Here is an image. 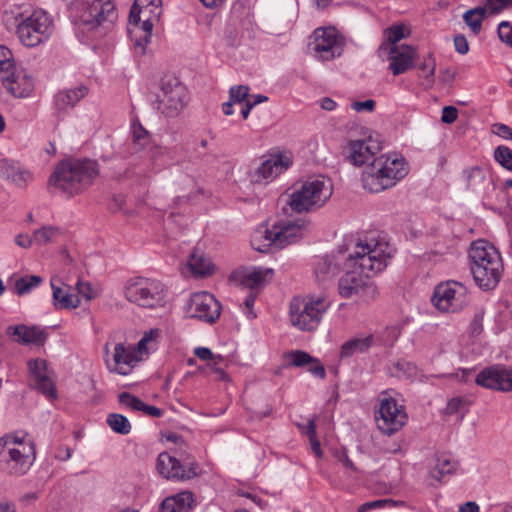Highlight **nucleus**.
Listing matches in <instances>:
<instances>
[{"instance_id": "39448f33", "label": "nucleus", "mask_w": 512, "mask_h": 512, "mask_svg": "<svg viewBox=\"0 0 512 512\" xmlns=\"http://www.w3.org/2000/svg\"><path fill=\"white\" fill-rule=\"evenodd\" d=\"M408 173L404 158L396 155H380L368 163L362 172L365 190L378 193L391 188Z\"/></svg>"}, {"instance_id": "4be33fe9", "label": "nucleus", "mask_w": 512, "mask_h": 512, "mask_svg": "<svg viewBox=\"0 0 512 512\" xmlns=\"http://www.w3.org/2000/svg\"><path fill=\"white\" fill-rule=\"evenodd\" d=\"M143 360L136 349L126 346L124 343H117L113 351V362L107 363L110 372L119 375H129L139 362Z\"/></svg>"}, {"instance_id": "de8ad7c7", "label": "nucleus", "mask_w": 512, "mask_h": 512, "mask_svg": "<svg viewBox=\"0 0 512 512\" xmlns=\"http://www.w3.org/2000/svg\"><path fill=\"white\" fill-rule=\"evenodd\" d=\"M486 11L490 14H496L504 9L512 7V0H485Z\"/></svg>"}, {"instance_id": "ea45409f", "label": "nucleus", "mask_w": 512, "mask_h": 512, "mask_svg": "<svg viewBox=\"0 0 512 512\" xmlns=\"http://www.w3.org/2000/svg\"><path fill=\"white\" fill-rule=\"evenodd\" d=\"M42 277L38 275H26L16 279L14 283L15 292L18 295H25L42 283Z\"/></svg>"}, {"instance_id": "f704fd0d", "label": "nucleus", "mask_w": 512, "mask_h": 512, "mask_svg": "<svg viewBox=\"0 0 512 512\" xmlns=\"http://www.w3.org/2000/svg\"><path fill=\"white\" fill-rule=\"evenodd\" d=\"M339 272L338 261L334 257L321 258L315 268L314 273L319 282H325L335 277Z\"/></svg>"}, {"instance_id": "aec40b11", "label": "nucleus", "mask_w": 512, "mask_h": 512, "mask_svg": "<svg viewBox=\"0 0 512 512\" xmlns=\"http://www.w3.org/2000/svg\"><path fill=\"white\" fill-rule=\"evenodd\" d=\"M28 370L34 386L49 398L56 397L55 375L44 359L28 361Z\"/></svg>"}, {"instance_id": "5701e85b", "label": "nucleus", "mask_w": 512, "mask_h": 512, "mask_svg": "<svg viewBox=\"0 0 512 512\" xmlns=\"http://www.w3.org/2000/svg\"><path fill=\"white\" fill-rule=\"evenodd\" d=\"M388 49L389 69L393 75H400L413 67L414 60L417 56L415 47L401 44L390 45Z\"/></svg>"}, {"instance_id": "423d86ee", "label": "nucleus", "mask_w": 512, "mask_h": 512, "mask_svg": "<svg viewBox=\"0 0 512 512\" xmlns=\"http://www.w3.org/2000/svg\"><path fill=\"white\" fill-rule=\"evenodd\" d=\"M5 23L15 26L20 42L27 47H36L47 41L53 32V20L42 9L16 14L6 12Z\"/></svg>"}, {"instance_id": "20e7f679", "label": "nucleus", "mask_w": 512, "mask_h": 512, "mask_svg": "<svg viewBox=\"0 0 512 512\" xmlns=\"http://www.w3.org/2000/svg\"><path fill=\"white\" fill-rule=\"evenodd\" d=\"M308 226L301 219H281L272 224L271 228L260 226L251 236V246L259 252L280 250L301 239L308 231Z\"/></svg>"}, {"instance_id": "6ab92c4d", "label": "nucleus", "mask_w": 512, "mask_h": 512, "mask_svg": "<svg viewBox=\"0 0 512 512\" xmlns=\"http://www.w3.org/2000/svg\"><path fill=\"white\" fill-rule=\"evenodd\" d=\"M362 135L363 138L348 143L350 161L356 166L368 163L382 148L380 140L367 130H363Z\"/></svg>"}, {"instance_id": "4d7b16f0", "label": "nucleus", "mask_w": 512, "mask_h": 512, "mask_svg": "<svg viewBox=\"0 0 512 512\" xmlns=\"http://www.w3.org/2000/svg\"><path fill=\"white\" fill-rule=\"evenodd\" d=\"M458 117V110L454 106H445L442 110L441 121L446 124H451L456 121Z\"/></svg>"}, {"instance_id": "0e129e2a", "label": "nucleus", "mask_w": 512, "mask_h": 512, "mask_svg": "<svg viewBox=\"0 0 512 512\" xmlns=\"http://www.w3.org/2000/svg\"><path fill=\"white\" fill-rule=\"evenodd\" d=\"M139 411H142L144 414H147L152 417H161L163 414V411L161 409L155 406L147 405L143 401Z\"/></svg>"}, {"instance_id": "37998d69", "label": "nucleus", "mask_w": 512, "mask_h": 512, "mask_svg": "<svg viewBox=\"0 0 512 512\" xmlns=\"http://www.w3.org/2000/svg\"><path fill=\"white\" fill-rule=\"evenodd\" d=\"M13 54L6 46H0V78L15 70Z\"/></svg>"}, {"instance_id": "9b49d317", "label": "nucleus", "mask_w": 512, "mask_h": 512, "mask_svg": "<svg viewBox=\"0 0 512 512\" xmlns=\"http://www.w3.org/2000/svg\"><path fill=\"white\" fill-rule=\"evenodd\" d=\"M332 184L325 178H310L288 197V204L295 212H309L322 207L332 195Z\"/></svg>"}, {"instance_id": "58836bf2", "label": "nucleus", "mask_w": 512, "mask_h": 512, "mask_svg": "<svg viewBox=\"0 0 512 512\" xmlns=\"http://www.w3.org/2000/svg\"><path fill=\"white\" fill-rule=\"evenodd\" d=\"M159 336V329H150L149 331H146L137 345L134 346L136 352H138L141 357L147 355L151 350L156 348Z\"/></svg>"}, {"instance_id": "e433bc0d", "label": "nucleus", "mask_w": 512, "mask_h": 512, "mask_svg": "<svg viewBox=\"0 0 512 512\" xmlns=\"http://www.w3.org/2000/svg\"><path fill=\"white\" fill-rule=\"evenodd\" d=\"M459 463L446 456L437 458L436 466L430 471L432 478L441 481L445 475L453 474L457 471Z\"/></svg>"}, {"instance_id": "338daca9", "label": "nucleus", "mask_w": 512, "mask_h": 512, "mask_svg": "<svg viewBox=\"0 0 512 512\" xmlns=\"http://www.w3.org/2000/svg\"><path fill=\"white\" fill-rule=\"evenodd\" d=\"M464 403V400L462 398H453L451 399L448 404H447V412L449 414H454V413H457L462 405Z\"/></svg>"}, {"instance_id": "bf43d9fd", "label": "nucleus", "mask_w": 512, "mask_h": 512, "mask_svg": "<svg viewBox=\"0 0 512 512\" xmlns=\"http://www.w3.org/2000/svg\"><path fill=\"white\" fill-rule=\"evenodd\" d=\"M455 50L462 55H465L469 51V45L467 39L463 35H457L454 37Z\"/></svg>"}, {"instance_id": "1a4fd4ad", "label": "nucleus", "mask_w": 512, "mask_h": 512, "mask_svg": "<svg viewBox=\"0 0 512 512\" xmlns=\"http://www.w3.org/2000/svg\"><path fill=\"white\" fill-rule=\"evenodd\" d=\"M75 18L88 30L99 29L105 34L117 19L112 0H75L72 4Z\"/></svg>"}, {"instance_id": "5fc2aeb1", "label": "nucleus", "mask_w": 512, "mask_h": 512, "mask_svg": "<svg viewBox=\"0 0 512 512\" xmlns=\"http://www.w3.org/2000/svg\"><path fill=\"white\" fill-rule=\"evenodd\" d=\"M391 504H393V501L390 499H379L371 502H365L361 504L357 510L358 512H368L370 510L383 508L386 505Z\"/></svg>"}, {"instance_id": "cd10ccee", "label": "nucleus", "mask_w": 512, "mask_h": 512, "mask_svg": "<svg viewBox=\"0 0 512 512\" xmlns=\"http://www.w3.org/2000/svg\"><path fill=\"white\" fill-rule=\"evenodd\" d=\"M290 165L289 160L284 159L282 156H271L269 159L263 161L255 171L256 181L271 180L277 175L286 170Z\"/></svg>"}, {"instance_id": "8fccbe9b", "label": "nucleus", "mask_w": 512, "mask_h": 512, "mask_svg": "<svg viewBox=\"0 0 512 512\" xmlns=\"http://www.w3.org/2000/svg\"><path fill=\"white\" fill-rule=\"evenodd\" d=\"M194 355L202 361L214 362L216 365L218 361H222L221 355H214L212 351L207 347H196L194 349Z\"/></svg>"}, {"instance_id": "72a5a7b5", "label": "nucleus", "mask_w": 512, "mask_h": 512, "mask_svg": "<svg viewBox=\"0 0 512 512\" xmlns=\"http://www.w3.org/2000/svg\"><path fill=\"white\" fill-rule=\"evenodd\" d=\"M188 265L195 276L205 277L211 275L214 266L211 261L199 250H194L188 261Z\"/></svg>"}, {"instance_id": "e2e57ef3", "label": "nucleus", "mask_w": 512, "mask_h": 512, "mask_svg": "<svg viewBox=\"0 0 512 512\" xmlns=\"http://www.w3.org/2000/svg\"><path fill=\"white\" fill-rule=\"evenodd\" d=\"M495 133L504 138V139H512V128L509 126L499 123L494 125Z\"/></svg>"}, {"instance_id": "412c9836", "label": "nucleus", "mask_w": 512, "mask_h": 512, "mask_svg": "<svg viewBox=\"0 0 512 512\" xmlns=\"http://www.w3.org/2000/svg\"><path fill=\"white\" fill-rule=\"evenodd\" d=\"M157 470L166 479L189 480L197 475V465L195 463L184 467L178 459L167 452L158 455Z\"/></svg>"}, {"instance_id": "3c124183", "label": "nucleus", "mask_w": 512, "mask_h": 512, "mask_svg": "<svg viewBox=\"0 0 512 512\" xmlns=\"http://www.w3.org/2000/svg\"><path fill=\"white\" fill-rule=\"evenodd\" d=\"M499 39L512 48V24L508 21H503L498 25Z\"/></svg>"}, {"instance_id": "f3484780", "label": "nucleus", "mask_w": 512, "mask_h": 512, "mask_svg": "<svg viewBox=\"0 0 512 512\" xmlns=\"http://www.w3.org/2000/svg\"><path fill=\"white\" fill-rule=\"evenodd\" d=\"M221 306L216 298L208 292L194 293L188 302V317L206 323H214L220 316Z\"/></svg>"}, {"instance_id": "a211bd4d", "label": "nucleus", "mask_w": 512, "mask_h": 512, "mask_svg": "<svg viewBox=\"0 0 512 512\" xmlns=\"http://www.w3.org/2000/svg\"><path fill=\"white\" fill-rule=\"evenodd\" d=\"M475 382L486 389L511 392L512 391V367L495 364L481 370Z\"/></svg>"}, {"instance_id": "a878e982", "label": "nucleus", "mask_w": 512, "mask_h": 512, "mask_svg": "<svg viewBox=\"0 0 512 512\" xmlns=\"http://www.w3.org/2000/svg\"><path fill=\"white\" fill-rule=\"evenodd\" d=\"M285 358L289 365L295 367H306L314 376L321 379L325 378L326 373L321 362L310 356L307 352L301 350L290 351L285 354Z\"/></svg>"}, {"instance_id": "603ef678", "label": "nucleus", "mask_w": 512, "mask_h": 512, "mask_svg": "<svg viewBox=\"0 0 512 512\" xmlns=\"http://www.w3.org/2000/svg\"><path fill=\"white\" fill-rule=\"evenodd\" d=\"M77 294L79 297H83L85 300L90 301L94 299L97 293L94 291L92 285L89 282L78 281L76 283Z\"/></svg>"}, {"instance_id": "774afa93", "label": "nucleus", "mask_w": 512, "mask_h": 512, "mask_svg": "<svg viewBox=\"0 0 512 512\" xmlns=\"http://www.w3.org/2000/svg\"><path fill=\"white\" fill-rule=\"evenodd\" d=\"M482 321H483L482 313L475 314V316L471 322V331L473 334H479L482 331Z\"/></svg>"}, {"instance_id": "9d476101", "label": "nucleus", "mask_w": 512, "mask_h": 512, "mask_svg": "<svg viewBox=\"0 0 512 512\" xmlns=\"http://www.w3.org/2000/svg\"><path fill=\"white\" fill-rule=\"evenodd\" d=\"M330 302L322 296L295 297L290 302L291 324L301 331H313L322 321Z\"/></svg>"}, {"instance_id": "a18cd8bd", "label": "nucleus", "mask_w": 512, "mask_h": 512, "mask_svg": "<svg viewBox=\"0 0 512 512\" xmlns=\"http://www.w3.org/2000/svg\"><path fill=\"white\" fill-rule=\"evenodd\" d=\"M418 68L422 71L423 77L431 86L434 83V74L436 70V60L433 55L428 54L424 57L423 61L418 65Z\"/></svg>"}, {"instance_id": "79ce46f5", "label": "nucleus", "mask_w": 512, "mask_h": 512, "mask_svg": "<svg viewBox=\"0 0 512 512\" xmlns=\"http://www.w3.org/2000/svg\"><path fill=\"white\" fill-rule=\"evenodd\" d=\"M109 427L116 433L127 435L131 431V425L128 419L117 413L110 414L107 418Z\"/></svg>"}, {"instance_id": "bb28decb", "label": "nucleus", "mask_w": 512, "mask_h": 512, "mask_svg": "<svg viewBox=\"0 0 512 512\" xmlns=\"http://www.w3.org/2000/svg\"><path fill=\"white\" fill-rule=\"evenodd\" d=\"M6 334L11 337L13 341L21 344H42L46 338V334L43 330L25 325L9 326L6 329Z\"/></svg>"}, {"instance_id": "f257e3e1", "label": "nucleus", "mask_w": 512, "mask_h": 512, "mask_svg": "<svg viewBox=\"0 0 512 512\" xmlns=\"http://www.w3.org/2000/svg\"><path fill=\"white\" fill-rule=\"evenodd\" d=\"M391 258L389 246L375 238H366L356 244L354 251L345 259V274L339 280V294L350 298L360 291L374 294L376 287L367 280L383 271Z\"/></svg>"}, {"instance_id": "09e8293b", "label": "nucleus", "mask_w": 512, "mask_h": 512, "mask_svg": "<svg viewBox=\"0 0 512 512\" xmlns=\"http://www.w3.org/2000/svg\"><path fill=\"white\" fill-rule=\"evenodd\" d=\"M118 398H119V402L122 405L130 408L133 411H139L140 407L142 406V400H140L138 397H136L130 393L123 392V393L119 394Z\"/></svg>"}, {"instance_id": "a19ab883", "label": "nucleus", "mask_w": 512, "mask_h": 512, "mask_svg": "<svg viewBox=\"0 0 512 512\" xmlns=\"http://www.w3.org/2000/svg\"><path fill=\"white\" fill-rule=\"evenodd\" d=\"M59 236L60 231L58 228L53 226H43L34 231L33 240L37 245H47L56 241Z\"/></svg>"}, {"instance_id": "f8f14e48", "label": "nucleus", "mask_w": 512, "mask_h": 512, "mask_svg": "<svg viewBox=\"0 0 512 512\" xmlns=\"http://www.w3.org/2000/svg\"><path fill=\"white\" fill-rule=\"evenodd\" d=\"M124 296L127 301L145 309L164 307L166 289L159 280L145 277H134L126 281Z\"/></svg>"}, {"instance_id": "6e6552de", "label": "nucleus", "mask_w": 512, "mask_h": 512, "mask_svg": "<svg viewBox=\"0 0 512 512\" xmlns=\"http://www.w3.org/2000/svg\"><path fill=\"white\" fill-rule=\"evenodd\" d=\"M161 14L162 0H135L131 7L127 30L135 46L140 47L143 52Z\"/></svg>"}, {"instance_id": "2eb2a0df", "label": "nucleus", "mask_w": 512, "mask_h": 512, "mask_svg": "<svg viewBox=\"0 0 512 512\" xmlns=\"http://www.w3.org/2000/svg\"><path fill=\"white\" fill-rule=\"evenodd\" d=\"M432 301L438 310L456 313L468 305V290L464 285L456 281L441 283L436 286Z\"/></svg>"}, {"instance_id": "c03bdc74", "label": "nucleus", "mask_w": 512, "mask_h": 512, "mask_svg": "<svg viewBox=\"0 0 512 512\" xmlns=\"http://www.w3.org/2000/svg\"><path fill=\"white\" fill-rule=\"evenodd\" d=\"M495 161L504 169L512 172V150L504 145H500L494 150Z\"/></svg>"}, {"instance_id": "b1692460", "label": "nucleus", "mask_w": 512, "mask_h": 512, "mask_svg": "<svg viewBox=\"0 0 512 512\" xmlns=\"http://www.w3.org/2000/svg\"><path fill=\"white\" fill-rule=\"evenodd\" d=\"M1 82L6 90L16 98L28 97L33 91L34 85L30 76L17 68L12 70L5 77H1Z\"/></svg>"}, {"instance_id": "f03ea898", "label": "nucleus", "mask_w": 512, "mask_h": 512, "mask_svg": "<svg viewBox=\"0 0 512 512\" xmlns=\"http://www.w3.org/2000/svg\"><path fill=\"white\" fill-rule=\"evenodd\" d=\"M98 175L99 167L95 160L70 159L57 165L49 183L68 195H74L87 189Z\"/></svg>"}, {"instance_id": "c756f323", "label": "nucleus", "mask_w": 512, "mask_h": 512, "mask_svg": "<svg viewBox=\"0 0 512 512\" xmlns=\"http://www.w3.org/2000/svg\"><path fill=\"white\" fill-rule=\"evenodd\" d=\"M374 343L373 335H360L344 342L340 348V359L352 358L357 354L367 352Z\"/></svg>"}, {"instance_id": "6e6d98bb", "label": "nucleus", "mask_w": 512, "mask_h": 512, "mask_svg": "<svg viewBox=\"0 0 512 512\" xmlns=\"http://www.w3.org/2000/svg\"><path fill=\"white\" fill-rule=\"evenodd\" d=\"M133 140L139 149L144 148L149 143L148 132L142 127L135 128L133 131Z\"/></svg>"}, {"instance_id": "c85d7f7f", "label": "nucleus", "mask_w": 512, "mask_h": 512, "mask_svg": "<svg viewBox=\"0 0 512 512\" xmlns=\"http://www.w3.org/2000/svg\"><path fill=\"white\" fill-rule=\"evenodd\" d=\"M194 503V494L191 491H182L165 498L160 504L159 512H188Z\"/></svg>"}, {"instance_id": "7ed1b4c3", "label": "nucleus", "mask_w": 512, "mask_h": 512, "mask_svg": "<svg viewBox=\"0 0 512 512\" xmlns=\"http://www.w3.org/2000/svg\"><path fill=\"white\" fill-rule=\"evenodd\" d=\"M471 273L476 284L484 290H492L499 283L503 263L496 248L485 240L474 241L469 249Z\"/></svg>"}, {"instance_id": "680f3d73", "label": "nucleus", "mask_w": 512, "mask_h": 512, "mask_svg": "<svg viewBox=\"0 0 512 512\" xmlns=\"http://www.w3.org/2000/svg\"><path fill=\"white\" fill-rule=\"evenodd\" d=\"M309 433H310L309 441H310V444H311L312 451L315 453V455L318 458H320L322 456L323 452H322V449L320 447V442L317 439L316 433L313 431V427L312 426H310Z\"/></svg>"}, {"instance_id": "864d4df0", "label": "nucleus", "mask_w": 512, "mask_h": 512, "mask_svg": "<svg viewBox=\"0 0 512 512\" xmlns=\"http://www.w3.org/2000/svg\"><path fill=\"white\" fill-rule=\"evenodd\" d=\"M387 38L390 45H398L401 39L405 38V27L403 25H394L388 29Z\"/></svg>"}, {"instance_id": "0eeeda50", "label": "nucleus", "mask_w": 512, "mask_h": 512, "mask_svg": "<svg viewBox=\"0 0 512 512\" xmlns=\"http://www.w3.org/2000/svg\"><path fill=\"white\" fill-rule=\"evenodd\" d=\"M35 447L30 440L7 434L0 438V468L10 476H22L35 460Z\"/></svg>"}, {"instance_id": "ddd939ff", "label": "nucleus", "mask_w": 512, "mask_h": 512, "mask_svg": "<svg viewBox=\"0 0 512 512\" xmlns=\"http://www.w3.org/2000/svg\"><path fill=\"white\" fill-rule=\"evenodd\" d=\"M407 414L403 405L388 392H382L378 398V407L375 410V421L378 429L392 435L399 431L407 422Z\"/></svg>"}, {"instance_id": "4c0bfd02", "label": "nucleus", "mask_w": 512, "mask_h": 512, "mask_svg": "<svg viewBox=\"0 0 512 512\" xmlns=\"http://www.w3.org/2000/svg\"><path fill=\"white\" fill-rule=\"evenodd\" d=\"M486 7L478 6L466 11L463 15L465 23L470 27L472 32L477 35L482 28V21L486 14Z\"/></svg>"}, {"instance_id": "13d9d810", "label": "nucleus", "mask_w": 512, "mask_h": 512, "mask_svg": "<svg viewBox=\"0 0 512 512\" xmlns=\"http://www.w3.org/2000/svg\"><path fill=\"white\" fill-rule=\"evenodd\" d=\"M375 101L372 99H368L365 101H355L351 104V108L356 112H372L375 108Z\"/></svg>"}, {"instance_id": "393cba45", "label": "nucleus", "mask_w": 512, "mask_h": 512, "mask_svg": "<svg viewBox=\"0 0 512 512\" xmlns=\"http://www.w3.org/2000/svg\"><path fill=\"white\" fill-rule=\"evenodd\" d=\"M0 177L19 188H25L33 180L32 173L16 162L0 160Z\"/></svg>"}, {"instance_id": "473e14b6", "label": "nucleus", "mask_w": 512, "mask_h": 512, "mask_svg": "<svg viewBox=\"0 0 512 512\" xmlns=\"http://www.w3.org/2000/svg\"><path fill=\"white\" fill-rule=\"evenodd\" d=\"M273 270L270 268H253L242 273L241 283L249 289L258 288L272 279Z\"/></svg>"}, {"instance_id": "2f4dec72", "label": "nucleus", "mask_w": 512, "mask_h": 512, "mask_svg": "<svg viewBox=\"0 0 512 512\" xmlns=\"http://www.w3.org/2000/svg\"><path fill=\"white\" fill-rule=\"evenodd\" d=\"M52 297L56 309H75L80 306L81 301L78 295L69 291V287H58L54 279L51 280Z\"/></svg>"}, {"instance_id": "7c9ffc66", "label": "nucleus", "mask_w": 512, "mask_h": 512, "mask_svg": "<svg viewBox=\"0 0 512 512\" xmlns=\"http://www.w3.org/2000/svg\"><path fill=\"white\" fill-rule=\"evenodd\" d=\"M87 93L88 88L85 85L59 91L54 97V105L57 110L65 111L74 107Z\"/></svg>"}, {"instance_id": "49530a36", "label": "nucleus", "mask_w": 512, "mask_h": 512, "mask_svg": "<svg viewBox=\"0 0 512 512\" xmlns=\"http://www.w3.org/2000/svg\"><path fill=\"white\" fill-rule=\"evenodd\" d=\"M249 87L246 85L232 86L229 90V99L236 104L245 103L248 97Z\"/></svg>"}, {"instance_id": "052dcab7", "label": "nucleus", "mask_w": 512, "mask_h": 512, "mask_svg": "<svg viewBox=\"0 0 512 512\" xmlns=\"http://www.w3.org/2000/svg\"><path fill=\"white\" fill-rule=\"evenodd\" d=\"M254 303H255V295H253V294H250L249 296H247L243 303L244 304L243 312L246 314V316L248 318H251V319L256 317V315L253 311Z\"/></svg>"}, {"instance_id": "dca6fc26", "label": "nucleus", "mask_w": 512, "mask_h": 512, "mask_svg": "<svg viewBox=\"0 0 512 512\" xmlns=\"http://www.w3.org/2000/svg\"><path fill=\"white\" fill-rule=\"evenodd\" d=\"M309 47L314 56L323 61L340 56L343 51L342 41L333 28H317Z\"/></svg>"}, {"instance_id": "4468645a", "label": "nucleus", "mask_w": 512, "mask_h": 512, "mask_svg": "<svg viewBox=\"0 0 512 512\" xmlns=\"http://www.w3.org/2000/svg\"><path fill=\"white\" fill-rule=\"evenodd\" d=\"M188 102L186 87L175 77L161 80V91L157 95L156 108L168 117L177 116Z\"/></svg>"}, {"instance_id": "c9c22d12", "label": "nucleus", "mask_w": 512, "mask_h": 512, "mask_svg": "<svg viewBox=\"0 0 512 512\" xmlns=\"http://www.w3.org/2000/svg\"><path fill=\"white\" fill-rule=\"evenodd\" d=\"M388 371L392 377L401 380H414L417 376V367L406 360H399L389 365Z\"/></svg>"}, {"instance_id": "69168bd1", "label": "nucleus", "mask_w": 512, "mask_h": 512, "mask_svg": "<svg viewBox=\"0 0 512 512\" xmlns=\"http://www.w3.org/2000/svg\"><path fill=\"white\" fill-rule=\"evenodd\" d=\"M34 242L33 237L30 238L27 234H18L15 237V244L21 248H29Z\"/></svg>"}]
</instances>
